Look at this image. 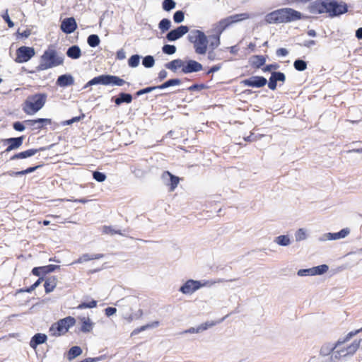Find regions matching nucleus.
Returning <instances> with one entry per match:
<instances>
[{"mask_svg":"<svg viewBox=\"0 0 362 362\" xmlns=\"http://www.w3.org/2000/svg\"><path fill=\"white\" fill-rule=\"evenodd\" d=\"M362 331V328L349 332L344 338L339 339L335 343L334 358L340 359L344 357L354 355L360 348L362 339H355L348 343L350 339Z\"/></svg>","mask_w":362,"mask_h":362,"instance_id":"1","label":"nucleus"},{"mask_svg":"<svg viewBox=\"0 0 362 362\" xmlns=\"http://www.w3.org/2000/svg\"><path fill=\"white\" fill-rule=\"evenodd\" d=\"M302 18V15L291 8H284L275 10L265 16V21L269 24L286 23Z\"/></svg>","mask_w":362,"mask_h":362,"instance_id":"2","label":"nucleus"},{"mask_svg":"<svg viewBox=\"0 0 362 362\" xmlns=\"http://www.w3.org/2000/svg\"><path fill=\"white\" fill-rule=\"evenodd\" d=\"M64 58L59 56L53 46H49L41 55L40 62L36 67L37 71H45L63 64Z\"/></svg>","mask_w":362,"mask_h":362,"instance_id":"3","label":"nucleus"},{"mask_svg":"<svg viewBox=\"0 0 362 362\" xmlns=\"http://www.w3.org/2000/svg\"><path fill=\"white\" fill-rule=\"evenodd\" d=\"M47 95L38 93L28 96L22 105L23 111L28 115H33L40 110L46 103Z\"/></svg>","mask_w":362,"mask_h":362,"instance_id":"4","label":"nucleus"},{"mask_svg":"<svg viewBox=\"0 0 362 362\" xmlns=\"http://www.w3.org/2000/svg\"><path fill=\"white\" fill-rule=\"evenodd\" d=\"M76 320L71 316L66 317L60 319L57 322L53 323L49 329L50 336L58 337L64 335L69 331V328L74 326Z\"/></svg>","mask_w":362,"mask_h":362,"instance_id":"5","label":"nucleus"},{"mask_svg":"<svg viewBox=\"0 0 362 362\" xmlns=\"http://www.w3.org/2000/svg\"><path fill=\"white\" fill-rule=\"evenodd\" d=\"M189 40L193 43L195 52L204 54L207 50L208 40L206 35L201 30H195L189 35Z\"/></svg>","mask_w":362,"mask_h":362,"instance_id":"6","label":"nucleus"},{"mask_svg":"<svg viewBox=\"0 0 362 362\" xmlns=\"http://www.w3.org/2000/svg\"><path fill=\"white\" fill-rule=\"evenodd\" d=\"M126 83V81L120 78L117 76L103 74L100 75L98 76L94 77L91 80H90L84 86V88H87L89 86L96 85V84H102L105 86L107 85H115L118 86H122Z\"/></svg>","mask_w":362,"mask_h":362,"instance_id":"7","label":"nucleus"},{"mask_svg":"<svg viewBox=\"0 0 362 362\" xmlns=\"http://www.w3.org/2000/svg\"><path fill=\"white\" fill-rule=\"evenodd\" d=\"M250 18V16L247 13L234 14L219 21L216 28L220 33H221L233 24L240 23L249 19Z\"/></svg>","mask_w":362,"mask_h":362,"instance_id":"8","label":"nucleus"},{"mask_svg":"<svg viewBox=\"0 0 362 362\" xmlns=\"http://www.w3.org/2000/svg\"><path fill=\"white\" fill-rule=\"evenodd\" d=\"M35 55V50L32 47L21 46L16 51L15 62L22 64L28 62Z\"/></svg>","mask_w":362,"mask_h":362,"instance_id":"9","label":"nucleus"},{"mask_svg":"<svg viewBox=\"0 0 362 362\" xmlns=\"http://www.w3.org/2000/svg\"><path fill=\"white\" fill-rule=\"evenodd\" d=\"M327 6V13L330 17L344 14L348 11L347 5L345 3H339L334 0H328Z\"/></svg>","mask_w":362,"mask_h":362,"instance_id":"10","label":"nucleus"},{"mask_svg":"<svg viewBox=\"0 0 362 362\" xmlns=\"http://www.w3.org/2000/svg\"><path fill=\"white\" fill-rule=\"evenodd\" d=\"M206 285V283L202 284L199 281L192 279L187 280L180 288V291L183 294L190 295L199 289L201 287Z\"/></svg>","mask_w":362,"mask_h":362,"instance_id":"11","label":"nucleus"},{"mask_svg":"<svg viewBox=\"0 0 362 362\" xmlns=\"http://www.w3.org/2000/svg\"><path fill=\"white\" fill-rule=\"evenodd\" d=\"M328 0H317L309 4L308 9L312 14H322L327 13Z\"/></svg>","mask_w":362,"mask_h":362,"instance_id":"12","label":"nucleus"},{"mask_svg":"<svg viewBox=\"0 0 362 362\" xmlns=\"http://www.w3.org/2000/svg\"><path fill=\"white\" fill-rule=\"evenodd\" d=\"M25 122L30 126L33 130L40 131L46 126L52 124V121L49 118H38L35 119H28L25 121Z\"/></svg>","mask_w":362,"mask_h":362,"instance_id":"13","label":"nucleus"},{"mask_svg":"<svg viewBox=\"0 0 362 362\" xmlns=\"http://www.w3.org/2000/svg\"><path fill=\"white\" fill-rule=\"evenodd\" d=\"M267 83V79L263 76H255L249 78L244 79L242 83L245 86L262 88Z\"/></svg>","mask_w":362,"mask_h":362,"instance_id":"14","label":"nucleus"},{"mask_svg":"<svg viewBox=\"0 0 362 362\" xmlns=\"http://www.w3.org/2000/svg\"><path fill=\"white\" fill-rule=\"evenodd\" d=\"M23 136H19L4 139L3 141L5 144H8V146L4 153H8L21 147L23 144Z\"/></svg>","mask_w":362,"mask_h":362,"instance_id":"15","label":"nucleus"},{"mask_svg":"<svg viewBox=\"0 0 362 362\" xmlns=\"http://www.w3.org/2000/svg\"><path fill=\"white\" fill-rule=\"evenodd\" d=\"M61 30L66 34L74 33L77 28V24L73 17L64 19L60 25Z\"/></svg>","mask_w":362,"mask_h":362,"instance_id":"16","label":"nucleus"},{"mask_svg":"<svg viewBox=\"0 0 362 362\" xmlns=\"http://www.w3.org/2000/svg\"><path fill=\"white\" fill-rule=\"evenodd\" d=\"M189 31V28L186 25H180L176 29H174L171 31H170L167 35L166 38L169 41H175L179 38H180L182 36L185 35Z\"/></svg>","mask_w":362,"mask_h":362,"instance_id":"17","label":"nucleus"},{"mask_svg":"<svg viewBox=\"0 0 362 362\" xmlns=\"http://www.w3.org/2000/svg\"><path fill=\"white\" fill-rule=\"evenodd\" d=\"M201 70H202V65L194 60L188 61L186 64H183L182 68V71L185 74L197 72Z\"/></svg>","mask_w":362,"mask_h":362,"instance_id":"18","label":"nucleus"},{"mask_svg":"<svg viewBox=\"0 0 362 362\" xmlns=\"http://www.w3.org/2000/svg\"><path fill=\"white\" fill-rule=\"evenodd\" d=\"M79 320L81 322L80 331L83 333L90 332L94 327V322H92L89 317H80Z\"/></svg>","mask_w":362,"mask_h":362,"instance_id":"19","label":"nucleus"},{"mask_svg":"<svg viewBox=\"0 0 362 362\" xmlns=\"http://www.w3.org/2000/svg\"><path fill=\"white\" fill-rule=\"evenodd\" d=\"M57 85L60 87H66L74 85V79L71 74H63L58 77Z\"/></svg>","mask_w":362,"mask_h":362,"instance_id":"20","label":"nucleus"},{"mask_svg":"<svg viewBox=\"0 0 362 362\" xmlns=\"http://www.w3.org/2000/svg\"><path fill=\"white\" fill-rule=\"evenodd\" d=\"M39 151H40V149H37V148H30L26 151L14 154L13 156H12L11 157L10 159L11 160H18V159H24V158L31 157V156L35 155Z\"/></svg>","mask_w":362,"mask_h":362,"instance_id":"21","label":"nucleus"},{"mask_svg":"<svg viewBox=\"0 0 362 362\" xmlns=\"http://www.w3.org/2000/svg\"><path fill=\"white\" fill-rule=\"evenodd\" d=\"M47 339L46 334L42 333L35 334L30 339V346L33 349H36L38 345L46 342Z\"/></svg>","mask_w":362,"mask_h":362,"instance_id":"22","label":"nucleus"},{"mask_svg":"<svg viewBox=\"0 0 362 362\" xmlns=\"http://www.w3.org/2000/svg\"><path fill=\"white\" fill-rule=\"evenodd\" d=\"M57 285V278L56 276H49L46 279L44 287L46 293L52 292Z\"/></svg>","mask_w":362,"mask_h":362,"instance_id":"23","label":"nucleus"},{"mask_svg":"<svg viewBox=\"0 0 362 362\" xmlns=\"http://www.w3.org/2000/svg\"><path fill=\"white\" fill-rule=\"evenodd\" d=\"M250 65L255 69H259L266 62V57L263 55H254L250 58Z\"/></svg>","mask_w":362,"mask_h":362,"instance_id":"24","label":"nucleus"},{"mask_svg":"<svg viewBox=\"0 0 362 362\" xmlns=\"http://www.w3.org/2000/svg\"><path fill=\"white\" fill-rule=\"evenodd\" d=\"M132 99V95L131 94L126 93H120L118 95V97L115 99L114 102L116 105L119 106L124 103L127 104L131 103Z\"/></svg>","mask_w":362,"mask_h":362,"instance_id":"25","label":"nucleus"},{"mask_svg":"<svg viewBox=\"0 0 362 362\" xmlns=\"http://www.w3.org/2000/svg\"><path fill=\"white\" fill-rule=\"evenodd\" d=\"M66 54L69 58L76 59L81 56V51L78 46L74 45L68 49Z\"/></svg>","mask_w":362,"mask_h":362,"instance_id":"26","label":"nucleus"},{"mask_svg":"<svg viewBox=\"0 0 362 362\" xmlns=\"http://www.w3.org/2000/svg\"><path fill=\"white\" fill-rule=\"evenodd\" d=\"M165 173L170 177L169 189L170 192H173L177 187L180 179L169 171H166Z\"/></svg>","mask_w":362,"mask_h":362,"instance_id":"27","label":"nucleus"},{"mask_svg":"<svg viewBox=\"0 0 362 362\" xmlns=\"http://www.w3.org/2000/svg\"><path fill=\"white\" fill-rule=\"evenodd\" d=\"M82 354V349L80 346H72L68 351L67 358L69 361L74 359L76 357Z\"/></svg>","mask_w":362,"mask_h":362,"instance_id":"28","label":"nucleus"},{"mask_svg":"<svg viewBox=\"0 0 362 362\" xmlns=\"http://www.w3.org/2000/svg\"><path fill=\"white\" fill-rule=\"evenodd\" d=\"M334 350L335 344L332 345L330 344H324L320 349V354L322 356H327L329 354H332V356L334 358Z\"/></svg>","mask_w":362,"mask_h":362,"instance_id":"29","label":"nucleus"},{"mask_svg":"<svg viewBox=\"0 0 362 362\" xmlns=\"http://www.w3.org/2000/svg\"><path fill=\"white\" fill-rule=\"evenodd\" d=\"M104 257L103 254H84L78 260V262H87L90 260L99 259Z\"/></svg>","mask_w":362,"mask_h":362,"instance_id":"30","label":"nucleus"},{"mask_svg":"<svg viewBox=\"0 0 362 362\" xmlns=\"http://www.w3.org/2000/svg\"><path fill=\"white\" fill-rule=\"evenodd\" d=\"M159 325V322L158 321H154L150 324H147L146 325H144V326H141L140 327H138L136 329H135L134 330H133V332H132L131 335L133 336V335H136L137 334H139V332H143L146 329H147L148 328H151V327H157Z\"/></svg>","mask_w":362,"mask_h":362,"instance_id":"31","label":"nucleus"},{"mask_svg":"<svg viewBox=\"0 0 362 362\" xmlns=\"http://www.w3.org/2000/svg\"><path fill=\"white\" fill-rule=\"evenodd\" d=\"M40 165H37L34 167H29L25 170H21V171H16V172H8V175L11 176H18V175H26L30 173L34 172L36 170Z\"/></svg>","mask_w":362,"mask_h":362,"instance_id":"32","label":"nucleus"},{"mask_svg":"<svg viewBox=\"0 0 362 362\" xmlns=\"http://www.w3.org/2000/svg\"><path fill=\"white\" fill-rule=\"evenodd\" d=\"M181 83V81L178 78L170 79L160 86H157L158 89H164L170 86H178Z\"/></svg>","mask_w":362,"mask_h":362,"instance_id":"33","label":"nucleus"},{"mask_svg":"<svg viewBox=\"0 0 362 362\" xmlns=\"http://www.w3.org/2000/svg\"><path fill=\"white\" fill-rule=\"evenodd\" d=\"M349 233V230L348 228H344L341 230L339 232L329 233L330 236V239L337 240L345 238Z\"/></svg>","mask_w":362,"mask_h":362,"instance_id":"34","label":"nucleus"},{"mask_svg":"<svg viewBox=\"0 0 362 362\" xmlns=\"http://www.w3.org/2000/svg\"><path fill=\"white\" fill-rule=\"evenodd\" d=\"M313 276L314 275H320L327 272L329 267L326 264H322L317 267H315L311 268Z\"/></svg>","mask_w":362,"mask_h":362,"instance_id":"35","label":"nucleus"},{"mask_svg":"<svg viewBox=\"0 0 362 362\" xmlns=\"http://www.w3.org/2000/svg\"><path fill=\"white\" fill-rule=\"evenodd\" d=\"M183 64L180 59H175L165 64L166 68L175 71L177 68L182 67Z\"/></svg>","mask_w":362,"mask_h":362,"instance_id":"36","label":"nucleus"},{"mask_svg":"<svg viewBox=\"0 0 362 362\" xmlns=\"http://www.w3.org/2000/svg\"><path fill=\"white\" fill-rule=\"evenodd\" d=\"M98 302L95 300H91L88 302H83L80 303L76 308L79 310L85 309V308H93L97 306Z\"/></svg>","mask_w":362,"mask_h":362,"instance_id":"37","label":"nucleus"},{"mask_svg":"<svg viewBox=\"0 0 362 362\" xmlns=\"http://www.w3.org/2000/svg\"><path fill=\"white\" fill-rule=\"evenodd\" d=\"M88 44L91 47H95L100 44V38L97 35H90L87 40Z\"/></svg>","mask_w":362,"mask_h":362,"instance_id":"38","label":"nucleus"},{"mask_svg":"<svg viewBox=\"0 0 362 362\" xmlns=\"http://www.w3.org/2000/svg\"><path fill=\"white\" fill-rule=\"evenodd\" d=\"M294 68L299 71H303L307 69V63L301 59H297L293 64Z\"/></svg>","mask_w":362,"mask_h":362,"instance_id":"39","label":"nucleus"},{"mask_svg":"<svg viewBox=\"0 0 362 362\" xmlns=\"http://www.w3.org/2000/svg\"><path fill=\"white\" fill-rule=\"evenodd\" d=\"M290 242V239L287 235H279L276 239V243L282 246L288 245Z\"/></svg>","mask_w":362,"mask_h":362,"instance_id":"40","label":"nucleus"},{"mask_svg":"<svg viewBox=\"0 0 362 362\" xmlns=\"http://www.w3.org/2000/svg\"><path fill=\"white\" fill-rule=\"evenodd\" d=\"M170 24H171V23H170V20H168L167 18H163L160 21V23L158 24V27L161 31L165 32L170 29Z\"/></svg>","mask_w":362,"mask_h":362,"instance_id":"41","label":"nucleus"},{"mask_svg":"<svg viewBox=\"0 0 362 362\" xmlns=\"http://www.w3.org/2000/svg\"><path fill=\"white\" fill-rule=\"evenodd\" d=\"M155 64L153 57L151 55L146 56L144 57L142 64L146 68L152 67Z\"/></svg>","mask_w":362,"mask_h":362,"instance_id":"42","label":"nucleus"},{"mask_svg":"<svg viewBox=\"0 0 362 362\" xmlns=\"http://www.w3.org/2000/svg\"><path fill=\"white\" fill-rule=\"evenodd\" d=\"M140 57L138 54L132 55L128 60V64L130 67H136L139 64Z\"/></svg>","mask_w":362,"mask_h":362,"instance_id":"43","label":"nucleus"},{"mask_svg":"<svg viewBox=\"0 0 362 362\" xmlns=\"http://www.w3.org/2000/svg\"><path fill=\"white\" fill-rule=\"evenodd\" d=\"M175 6L176 4L173 0H164L163 1V8L166 11L173 9Z\"/></svg>","mask_w":362,"mask_h":362,"instance_id":"44","label":"nucleus"},{"mask_svg":"<svg viewBox=\"0 0 362 362\" xmlns=\"http://www.w3.org/2000/svg\"><path fill=\"white\" fill-rule=\"evenodd\" d=\"M274 79L277 82V81H281V82H284L286 81V76L284 73L282 72H273L272 73V75H271Z\"/></svg>","mask_w":362,"mask_h":362,"instance_id":"45","label":"nucleus"},{"mask_svg":"<svg viewBox=\"0 0 362 362\" xmlns=\"http://www.w3.org/2000/svg\"><path fill=\"white\" fill-rule=\"evenodd\" d=\"M163 52L167 54H173L176 52V47L174 45H165L162 48Z\"/></svg>","mask_w":362,"mask_h":362,"instance_id":"46","label":"nucleus"},{"mask_svg":"<svg viewBox=\"0 0 362 362\" xmlns=\"http://www.w3.org/2000/svg\"><path fill=\"white\" fill-rule=\"evenodd\" d=\"M185 14L182 11H176L173 15V20L175 23H181L184 21Z\"/></svg>","mask_w":362,"mask_h":362,"instance_id":"47","label":"nucleus"},{"mask_svg":"<svg viewBox=\"0 0 362 362\" xmlns=\"http://www.w3.org/2000/svg\"><path fill=\"white\" fill-rule=\"evenodd\" d=\"M2 18L6 22L8 27L11 28L14 26L13 22L11 20L10 16L8 15V10L6 9L4 13L1 15Z\"/></svg>","mask_w":362,"mask_h":362,"instance_id":"48","label":"nucleus"},{"mask_svg":"<svg viewBox=\"0 0 362 362\" xmlns=\"http://www.w3.org/2000/svg\"><path fill=\"white\" fill-rule=\"evenodd\" d=\"M93 177L96 181L100 182L105 181L106 179V175L103 173L98 171L93 172Z\"/></svg>","mask_w":362,"mask_h":362,"instance_id":"49","label":"nucleus"},{"mask_svg":"<svg viewBox=\"0 0 362 362\" xmlns=\"http://www.w3.org/2000/svg\"><path fill=\"white\" fill-rule=\"evenodd\" d=\"M305 238H306V234L303 229L300 228L296 233V240L297 241L303 240L305 239Z\"/></svg>","mask_w":362,"mask_h":362,"instance_id":"50","label":"nucleus"},{"mask_svg":"<svg viewBox=\"0 0 362 362\" xmlns=\"http://www.w3.org/2000/svg\"><path fill=\"white\" fill-rule=\"evenodd\" d=\"M157 86H150L145 88L141 89L136 92V95L139 96L145 93L151 92L152 90L157 89Z\"/></svg>","mask_w":362,"mask_h":362,"instance_id":"51","label":"nucleus"},{"mask_svg":"<svg viewBox=\"0 0 362 362\" xmlns=\"http://www.w3.org/2000/svg\"><path fill=\"white\" fill-rule=\"evenodd\" d=\"M103 232L105 234H110V235L121 234V233L119 231L115 230L111 226H104L103 229Z\"/></svg>","mask_w":362,"mask_h":362,"instance_id":"52","label":"nucleus"},{"mask_svg":"<svg viewBox=\"0 0 362 362\" xmlns=\"http://www.w3.org/2000/svg\"><path fill=\"white\" fill-rule=\"evenodd\" d=\"M42 269H43V266L42 267H34L33 269H32V274L36 276H40L41 275H45V274H47L45 272H44Z\"/></svg>","mask_w":362,"mask_h":362,"instance_id":"53","label":"nucleus"},{"mask_svg":"<svg viewBox=\"0 0 362 362\" xmlns=\"http://www.w3.org/2000/svg\"><path fill=\"white\" fill-rule=\"evenodd\" d=\"M16 35L18 37L21 38H28L31 35V30L30 29H26L23 32L18 30Z\"/></svg>","mask_w":362,"mask_h":362,"instance_id":"54","label":"nucleus"},{"mask_svg":"<svg viewBox=\"0 0 362 362\" xmlns=\"http://www.w3.org/2000/svg\"><path fill=\"white\" fill-rule=\"evenodd\" d=\"M43 281V278L40 277L33 284L27 288L28 293L33 291Z\"/></svg>","mask_w":362,"mask_h":362,"instance_id":"55","label":"nucleus"},{"mask_svg":"<svg viewBox=\"0 0 362 362\" xmlns=\"http://www.w3.org/2000/svg\"><path fill=\"white\" fill-rule=\"evenodd\" d=\"M206 86L204 84H194L188 88V90L190 91L197 90L200 91L204 89Z\"/></svg>","mask_w":362,"mask_h":362,"instance_id":"56","label":"nucleus"},{"mask_svg":"<svg viewBox=\"0 0 362 362\" xmlns=\"http://www.w3.org/2000/svg\"><path fill=\"white\" fill-rule=\"evenodd\" d=\"M57 267H58V266H57V265L49 264L47 266H43V269H42L44 270L43 272H45L46 274H49L50 272H54L56 269V268H57Z\"/></svg>","mask_w":362,"mask_h":362,"instance_id":"57","label":"nucleus"},{"mask_svg":"<svg viewBox=\"0 0 362 362\" xmlns=\"http://www.w3.org/2000/svg\"><path fill=\"white\" fill-rule=\"evenodd\" d=\"M206 329V327H202V326H200V327H199L197 328L191 327L189 329L185 330V333H198L201 330H204Z\"/></svg>","mask_w":362,"mask_h":362,"instance_id":"58","label":"nucleus"},{"mask_svg":"<svg viewBox=\"0 0 362 362\" xmlns=\"http://www.w3.org/2000/svg\"><path fill=\"white\" fill-rule=\"evenodd\" d=\"M13 129L18 132H23L25 129V126L20 122H16L13 124Z\"/></svg>","mask_w":362,"mask_h":362,"instance_id":"59","label":"nucleus"},{"mask_svg":"<svg viewBox=\"0 0 362 362\" xmlns=\"http://www.w3.org/2000/svg\"><path fill=\"white\" fill-rule=\"evenodd\" d=\"M268 87L272 90H274L276 88V81L274 79V78L272 76L269 78Z\"/></svg>","mask_w":362,"mask_h":362,"instance_id":"60","label":"nucleus"},{"mask_svg":"<svg viewBox=\"0 0 362 362\" xmlns=\"http://www.w3.org/2000/svg\"><path fill=\"white\" fill-rule=\"evenodd\" d=\"M299 276L310 275L313 276L312 269H300L298 272Z\"/></svg>","mask_w":362,"mask_h":362,"instance_id":"61","label":"nucleus"},{"mask_svg":"<svg viewBox=\"0 0 362 362\" xmlns=\"http://www.w3.org/2000/svg\"><path fill=\"white\" fill-rule=\"evenodd\" d=\"M116 308L112 307H108L105 310V315L108 317L114 315L116 313Z\"/></svg>","mask_w":362,"mask_h":362,"instance_id":"62","label":"nucleus"},{"mask_svg":"<svg viewBox=\"0 0 362 362\" xmlns=\"http://www.w3.org/2000/svg\"><path fill=\"white\" fill-rule=\"evenodd\" d=\"M221 68V64H216L211 66L209 71L206 72V74H210L214 72L218 71Z\"/></svg>","mask_w":362,"mask_h":362,"instance_id":"63","label":"nucleus"},{"mask_svg":"<svg viewBox=\"0 0 362 362\" xmlns=\"http://www.w3.org/2000/svg\"><path fill=\"white\" fill-rule=\"evenodd\" d=\"M168 76V72L163 69L159 71L158 78L160 81H162L163 79H165Z\"/></svg>","mask_w":362,"mask_h":362,"instance_id":"64","label":"nucleus"}]
</instances>
